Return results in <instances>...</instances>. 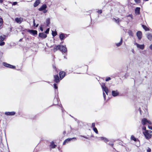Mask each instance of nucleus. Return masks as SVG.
<instances>
[{
    "label": "nucleus",
    "mask_w": 152,
    "mask_h": 152,
    "mask_svg": "<svg viewBox=\"0 0 152 152\" xmlns=\"http://www.w3.org/2000/svg\"><path fill=\"white\" fill-rule=\"evenodd\" d=\"M131 139L135 142L137 140V139L133 135L131 136Z\"/></svg>",
    "instance_id": "30"
},
{
    "label": "nucleus",
    "mask_w": 152,
    "mask_h": 152,
    "mask_svg": "<svg viewBox=\"0 0 152 152\" xmlns=\"http://www.w3.org/2000/svg\"><path fill=\"white\" fill-rule=\"evenodd\" d=\"M3 19L1 18H0V30L3 28Z\"/></svg>",
    "instance_id": "25"
},
{
    "label": "nucleus",
    "mask_w": 152,
    "mask_h": 152,
    "mask_svg": "<svg viewBox=\"0 0 152 152\" xmlns=\"http://www.w3.org/2000/svg\"><path fill=\"white\" fill-rule=\"evenodd\" d=\"M148 128L151 129L152 130V126H148Z\"/></svg>",
    "instance_id": "49"
},
{
    "label": "nucleus",
    "mask_w": 152,
    "mask_h": 152,
    "mask_svg": "<svg viewBox=\"0 0 152 152\" xmlns=\"http://www.w3.org/2000/svg\"><path fill=\"white\" fill-rule=\"evenodd\" d=\"M57 34V33L56 31H52V35L53 37H55Z\"/></svg>",
    "instance_id": "33"
},
{
    "label": "nucleus",
    "mask_w": 152,
    "mask_h": 152,
    "mask_svg": "<svg viewBox=\"0 0 152 152\" xmlns=\"http://www.w3.org/2000/svg\"><path fill=\"white\" fill-rule=\"evenodd\" d=\"M137 36L139 40H140L142 37V34L141 31H138L136 33Z\"/></svg>",
    "instance_id": "8"
},
{
    "label": "nucleus",
    "mask_w": 152,
    "mask_h": 152,
    "mask_svg": "<svg viewBox=\"0 0 152 152\" xmlns=\"http://www.w3.org/2000/svg\"><path fill=\"white\" fill-rule=\"evenodd\" d=\"M61 45H55L53 48V51L54 52H56L58 50H61Z\"/></svg>",
    "instance_id": "9"
},
{
    "label": "nucleus",
    "mask_w": 152,
    "mask_h": 152,
    "mask_svg": "<svg viewBox=\"0 0 152 152\" xmlns=\"http://www.w3.org/2000/svg\"><path fill=\"white\" fill-rule=\"evenodd\" d=\"M40 0H36L34 4V6L36 7L38 6L40 3Z\"/></svg>",
    "instance_id": "22"
},
{
    "label": "nucleus",
    "mask_w": 152,
    "mask_h": 152,
    "mask_svg": "<svg viewBox=\"0 0 152 152\" xmlns=\"http://www.w3.org/2000/svg\"><path fill=\"white\" fill-rule=\"evenodd\" d=\"M83 137L85 138H86V137L85 136H83Z\"/></svg>",
    "instance_id": "58"
},
{
    "label": "nucleus",
    "mask_w": 152,
    "mask_h": 152,
    "mask_svg": "<svg viewBox=\"0 0 152 152\" xmlns=\"http://www.w3.org/2000/svg\"><path fill=\"white\" fill-rule=\"evenodd\" d=\"M149 0H143L144 1H148Z\"/></svg>",
    "instance_id": "57"
},
{
    "label": "nucleus",
    "mask_w": 152,
    "mask_h": 152,
    "mask_svg": "<svg viewBox=\"0 0 152 152\" xmlns=\"http://www.w3.org/2000/svg\"><path fill=\"white\" fill-rule=\"evenodd\" d=\"M28 31L34 35H37V31L35 30L29 29L28 30Z\"/></svg>",
    "instance_id": "14"
},
{
    "label": "nucleus",
    "mask_w": 152,
    "mask_h": 152,
    "mask_svg": "<svg viewBox=\"0 0 152 152\" xmlns=\"http://www.w3.org/2000/svg\"><path fill=\"white\" fill-rule=\"evenodd\" d=\"M4 1V0H0V3H3Z\"/></svg>",
    "instance_id": "51"
},
{
    "label": "nucleus",
    "mask_w": 152,
    "mask_h": 152,
    "mask_svg": "<svg viewBox=\"0 0 152 152\" xmlns=\"http://www.w3.org/2000/svg\"><path fill=\"white\" fill-rule=\"evenodd\" d=\"M5 114L7 115H13L15 114V113L14 111L5 112Z\"/></svg>",
    "instance_id": "17"
},
{
    "label": "nucleus",
    "mask_w": 152,
    "mask_h": 152,
    "mask_svg": "<svg viewBox=\"0 0 152 152\" xmlns=\"http://www.w3.org/2000/svg\"><path fill=\"white\" fill-rule=\"evenodd\" d=\"M43 11H44L43 12L44 13H45L47 12V10H46V9L45 10H44Z\"/></svg>",
    "instance_id": "50"
},
{
    "label": "nucleus",
    "mask_w": 152,
    "mask_h": 152,
    "mask_svg": "<svg viewBox=\"0 0 152 152\" xmlns=\"http://www.w3.org/2000/svg\"><path fill=\"white\" fill-rule=\"evenodd\" d=\"M147 123H148L150 124H151V122L150 121H148V120Z\"/></svg>",
    "instance_id": "47"
},
{
    "label": "nucleus",
    "mask_w": 152,
    "mask_h": 152,
    "mask_svg": "<svg viewBox=\"0 0 152 152\" xmlns=\"http://www.w3.org/2000/svg\"><path fill=\"white\" fill-rule=\"evenodd\" d=\"M10 3L12 4V5H15L17 4V2H14L13 3L10 2H9Z\"/></svg>",
    "instance_id": "35"
},
{
    "label": "nucleus",
    "mask_w": 152,
    "mask_h": 152,
    "mask_svg": "<svg viewBox=\"0 0 152 152\" xmlns=\"http://www.w3.org/2000/svg\"><path fill=\"white\" fill-rule=\"evenodd\" d=\"M95 123H92V127L93 128H95Z\"/></svg>",
    "instance_id": "41"
},
{
    "label": "nucleus",
    "mask_w": 152,
    "mask_h": 152,
    "mask_svg": "<svg viewBox=\"0 0 152 152\" xmlns=\"http://www.w3.org/2000/svg\"><path fill=\"white\" fill-rule=\"evenodd\" d=\"M39 36L42 39H44L47 37V35L43 33H40L39 34Z\"/></svg>",
    "instance_id": "16"
},
{
    "label": "nucleus",
    "mask_w": 152,
    "mask_h": 152,
    "mask_svg": "<svg viewBox=\"0 0 152 152\" xmlns=\"http://www.w3.org/2000/svg\"><path fill=\"white\" fill-rule=\"evenodd\" d=\"M66 133V131H64L63 132V134L64 135H65V134Z\"/></svg>",
    "instance_id": "53"
},
{
    "label": "nucleus",
    "mask_w": 152,
    "mask_h": 152,
    "mask_svg": "<svg viewBox=\"0 0 152 152\" xmlns=\"http://www.w3.org/2000/svg\"><path fill=\"white\" fill-rule=\"evenodd\" d=\"M60 50L62 52L66 53L67 52V48L66 45H61V50Z\"/></svg>",
    "instance_id": "12"
},
{
    "label": "nucleus",
    "mask_w": 152,
    "mask_h": 152,
    "mask_svg": "<svg viewBox=\"0 0 152 152\" xmlns=\"http://www.w3.org/2000/svg\"><path fill=\"white\" fill-rule=\"evenodd\" d=\"M61 79L58 76V74L54 75H53V81L56 83H59Z\"/></svg>",
    "instance_id": "2"
},
{
    "label": "nucleus",
    "mask_w": 152,
    "mask_h": 152,
    "mask_svg": "<svg viewBox=\"0 0 152 152\" xmlns=\"http://www.w3.org/2000/svg\"><path fill=\"white\" fill-rule=\"evenodd\" d=\"M40 29L42 31H43V28L42 26L40 27Z\"/></svg>",
    "instance_id": "45"
},
{
    "label": "nucleus",
    "mask_w": 152,
    "mask_h": 152,
    "mask_svg": "<svg viewBox=\"0 0 152 152\" xmlns=\"http://www.w3.org/2000/svg\"><path fill=\"white\" fill-rule=\"evenodd\" d=\"M122 42H123L122 39V38H121L120 42L119 43H116V45L117 46L119 47V46H120L122 44Z\"/></svg>",
    "instance_id": "29"
},
{
    "label": "nucleus",
    "mask_w": 152,
    "mask_h": 152,
    "mask_svg": "<svg viewBox=\"0 0 152 152\" xmlns=\"http://www.w3.org/2000/svg\"><path fill=\"white\" fill-rule=\"evenodd\" d=\"M142 26L143 28L145 30V31H150L149 28H148L146 26L144 25H142Z\"/></svg>",
    "instance_id": "26"
},
{
    "label": "nucleus",
    "mask_w": 152,
    "mask_h": 152,
    "mask_svg": "<svg viewBox=\"0 0 152 152\" xmlns=\"http://www.w3.org/2000/svg\"><path fill=\"white\" fill-rule=\"evenodd\" d=\"M151 152V149L149 148H148V149L147 150V152Z\"/></svg>",
    "instance_id": "40"
},
{
    "label": "nucleus",
    "mask_w": 152,
    "mask_h": 152,
    "mask_svg": "<svg viewBox=\"0 0 152 152\" xmlns=\"http://www.w3.org/2000/svg\"><path fill=\"white\" fill-rule=\"evenodd\" d=\"M6 37V36L3 35L0 36V45L3 46L4 45L5 43L3 41L4 40Z\"/></svg>",
    "instance_id": "3"
},
{
    "label": "nucleus",
    "mask_w": 152,
    "mask_h": 152,
    "mask_svg": "<svg viewBox=\"0 0 152 152\" xmlns=\"http://www.w3.org/2000/svg\"><path fill=\"white\" fill-rule=\"evenodd\" d=\"M49 28H47L46 31H45V33L47 34H48L49 33Z\"/></svg>",
    "instance_id": "38"
},
{
    "label": "nucleus",
    "mask_w": 152,
    "mask_h": 152,
    "mask_svg": "<svg viewBox=\"0 0 152 152\" xmlns=\"http://www.w3.org/2000/svg\"><path fill=\"white\" fill-rule=\"evenodd\" d=\"M148 120L145 118H143L141 121V123L143 125H145L147 123Z\"/></svg>",
    "instance_id": "21"
},
{
    "label": "nucleus",
    "mask_w": 152,
    "mask_h": 152,
    "mask_svg": "<svg viewBox=\"0 0 152 152\" xmlns=\"http://www.w3.org/2000/svg\"><path fill=\"white\" fill-rule=\"evenodd\" d=\"M110 145L112 147H113V143H112V144H110Z\"/></svg>",
    "instance_id": "54"
},
{
    "label": "nucleus",
    "mask_w": 152,
    "mask_h": 152,
    "mask_svg": "<svg viewBox=\"0 0 152 152\" xmlns=\"http://www.w3.org/2000/svg\"><path fill=\"white\" fill-rule=\"evenodd\" d=\"M139 110L140 113V115H142V111L141 110V108H139Z\"/></svg>",
    "instance_id": "44"
},
{
    "label": "nucleus",
    "mask_w": 152,
    "mask_h": 152,
    "mask_svg": "<svg viewBox=\"0 0 152 152\" xmlns=\"http://www.w3.org/2000/svg\"><path fill=\"white\" fill-rule=\"evenodd\" d=\"M47 6L46 4H43L40 8H39L38 10L39 11H42L45 10L47 8Z\"/></svg>",
    "instance_id": "15"
},
{
    "label": "nucleus",
    "mask_w": 152,
    "mask_h": 152,
    "mask_svg": "<svg viewBox=\"0 0 152 152\" xmlns=\"http://www.w3.org/2000/svg\"><path fill=\"white\" fill-rule=\"evenodd\" d=\"M59 37L61 40H64L67 37V35L66 34L61 33L59 35Z\"/></svg>",
    "instance_id": "7"
},
{
    "label": "nucleus",
    "mask_w": 152,
    "mask_h": 152,
    "mask_svg": "<svg viewBox=\"0 0 152 152\" xmlns=\"http://www.w3.org/2000/svg\"><path fill=\"white\" fill-rule=\"evenodd\" d=\"M99 138L101 139V140H103L105 142H108L109 140L107 139V138L103 137H99Z\"/></svg>",
    "instance_id": "24"
},
{
    "label": "nucleus",
    "mask_w": 152,
    "mask_h": 152,
    "mask_svg": "<svg viewBox=\"0 0 152 152\" xmlns=\"http://www.w3.org/2000/svg\"><path fill=\"white\" fill-rule=\"evenodd\" d=\"M136 4H139L140 3V0H134Z\"/></svg>",
    "instance_id": "36"
},
{
    "label": "nucleus",
    "mask_w": 152,
    "mask_h": 152,
    "mask_svg": "<svg viewBox=\"0 0 152 152\" xmlns=\"http://www.w3.org/2000/svg\"><path fill=\"white\" fill-rule=\"evenodd\" d=\"M136 45L137 48H139L142 50L144 49L145 48L144 45H140L137 43H136Z\"/></svg>",
    "instance_id": "20"
},
{
    "label": "nucleus",
    "mask_w": 152,
    "mask_h": 152,
    "mask_svg": "<svg viewBox=\"0 0 152 152\" xmlns=\"http://www.w3.org/2000/svg\"><path fill=\"white\" fill-rule=\"evenodd\" d=\"M112 95L114 96H116L119 94V93L117 91H113L112 92Z\"/></svg>",
    "instance_id": "18"
},
{
    "label": "nucleus",
    "mask_w": 152,
    "mask_h": 152,
    "mask_svg": "<svg viewBox=\"0 0 152 152\" xmlns=\"http://www.w3.org/2000/svg\"><path fill=\"white\" fill-rule=\"evenodd\" d=\"M140 7H137L135 10V13L137 15H140Z\"/></svg>",
    "instance_id": "19"
},
{
    "label": "nucleus",
    "mask_w": 152,
    "mask_h": 152,
    "mask_svg": "<svg viewBox=\"0 0 152 152\" xmlns=\"http://www.w3.org/2000/svg\"><path fill=\"white\" fill-rule=\"evenodd\" d=\"M113 20L115 21L118 23V24H119L120 22L121 21V20H120L119 18L116 19L115 18H114Z\"/></svg>",
    "instance_id": "28"
},
{
    "label": "nucleus",
    "mask_w": 152,
    "mask_h": 152,
    "mask_svg": "<svg viewBox=\"0 0 152 152\" xmlns=\"http://www.w3.org/2000/svg\"><path fill=\"white\" fill-rule=\"evenodd\" d=\"M149 48L151 50H152V44L150 45Z\"/></svg>",
    "instance_id": "48"
},
{
    "label": "nucleus",
    "mask_w": 152,
    "mask_h": 152,
    "mask_svg": "<svg viewBox=\"0 0 152 152\" xmlns=\"http://www.w3.org/2000/svg\"><path fill=\"white\" fill-rule=\"evenodd\" d=\"M142 129L143 130H144L145 131H146L147 130L146 129V127L145 126H143L142 128Z\"/></svg>",
    "instance_id": "43"
},
{
    "label": "nucleus",
    "mask_w": 152,
    "mask_h": 152,
    "mask_svg": "<svg viewBox=\"0 0 152 152\" xmlns=\"http://www.w3.org/2000/svg\"><path fill=\"white\" fill-rule=\"evenodd\" d=\"M15 21L18 23L20 24L23 21V19L22 18H15Z\"/></svg>",
    "instance_id": "10"
},
{
    "label": "nucleus",
    "mask_w": 152,
    "mask_h": 152,
    "mask_svg": "<svg viewBox=\"0 0 152 152\" xmlns=\"http://www.w3.org/2000/svg\"><path fill=\"white\" fill-rule=\"evenodd\" d=\"M22 39H20L19 40V41L20 42H21V41H22Z\"/></svg>",
    "instance_id": "56"
},
{
    "label": "nucleus",
    "mask_w": 152,
    "mask_h": 152,
    "mask_svg": "<svg viewBox=\"0 0 152 152\" xmlns=\"http://www.w3.org/2000/svg\"><path fill=\"white\" fill-rule=\"evenodd\" d=\"M73 139H75V140L76 139V138L75 137H73L72 138H67L63 142V145H65L66 143H68V142L70 141L71 140H72Z\"/></svg>",
    "instance_id": "13"
},
{
    "label": "nucleus",
    "mask_w": 152,
    "mask_h": 152,
    "mask_svg": "<svg viewBox=\"0 0 152 152\" xmlns=\"http://www.w3.org/2000/svg\"><path fill=\"white\" fill-rule=\"evenodd\" d=\"M66 74V72L62 71H60L59 73V77L61 80L65 77Z\"/></svg>",
    "instance_id": "4"
},
{
    "label": "nucleus",
    "mask_w": 152,
    "mask_h": 152,
    "mask_svg": "<svg viewBox=\"0 0 152 152\" xmlns=\"http://www.w3.org/2000/svg\"><path fill=\"white\" fill-rule=\"evenodd\" d=\"M103 95L104 96V97L105 98V96H106V95H105V93H103Z\"/></svg>",
    "instance_id": "52"
},
{
    "label": "nucleus",
    "mask_w": 152,
    "mask_h": 152,
    "mask_svg": "<svg viewBox=\"0 0 152 152\" xmlns=\"http://www.w3.org/2000/svg\"><path fill=\"white\" fill-rule=\"evenodd\" d=\"M52 67H53V69H54V71L57 73H58L59 70L56 68V65L55 64H54L52 65Z\"/></svg>",
    "instance_id": "23"
},
{
    "label": "nucleus",
    "mask_w": 152,
    "mask_h": 152,
    "mask_svg": "<svg viewBox=\"0 0 152 152\" xmlns=\"http://www.w3.org/2000/svg\"><path fill=\"white\" fill-rule=\"evenodd\" d=\"M147 38L150 41L152 40V35L151 33H148L147 35Z\"/></svg>",
    "instance_id": "27"
},
{
    "label": "nucleus",
    "mask_w": 152,
    "mask_h": 152,
    "mask_svg": "<svg viewBox=\"0 0 152 152\" xmlns=\"http://www.w3.org/2000/svg\"><path fill=\"white\" fill-rule=\"evenodd\" d=\"M39 25V24H37L35 26L36 27H37Z\"/></svg>",
    "instance_id": "55"
},
{
    "label": "nucleus",
    "mask_w": 152,
    "mask_h": 152,
    "mask_svg": "<svg viewBox=\"0 0 152 152\" xmlns=\"http://www.w3.org/2000/svg\"><path fill=\"white\" fill-rule=\"evenodd\" d=\"M46 25L47 26H48L49 25L50 23V20L49 18H48L47 19L46 21Z\"/></svg>",
    "instance_id": "31"
},
{
    "label": "nucleus",
    "mask_w": 152,
    "mask_h": 152,
    "mask_svg": "<svg viewBox=\"0 0 152 152\" xmlns=\"http://www.w3.org/2000/svg\"><path fill=\"white\" fill-rule=\"evenodd\" d=\"M128 33L130 36L132 37L133 36V33H132V31L131 30H129L128 32Z\"/></svg>",
    "instance_id": "32"
},
{
    "label": "nucleus",
    "mask_w": 152,
    "mask_h": 152,
    "mask_svg": "<svg viewBox=\"0 0 152 152\" xmlns=\"http://www.w3.org/2000/svg\"><path fill=\"white\" fill-rule=\"evenodd\" d=\"M111 79V78L110 77H108L107 78H106L105 79V81H108L110 80Z\"/></svg>",
    "instance_id": "42"
},
{
    "label": "nucleus",
    "mask_w": 152,
    "mask_h": 152,
    "mask_svg": "<svg viewBox=\"0 0 152 152\" xmlns=\"http://www.w3.org/2000/svg\"><path fill=\"white\" fill-rule=\"evenodd\" d=\"M56 146V145L54 144V142L53 141L51 142L49 145V147L50 149L55 148Z\"/></svg>",
    "instance_id": "11"
},
{
    "label": "nucleus",
    "mask_w": 152,
    "mask_h": 152,
    "mask_svg": "<svg viewBox=\"0 0 152 152\" xmlns=\"http://www.w3.org/2000/svg\"><path fill=\"white\" fill-rule=\"evenodd\" d=\"M93 130L94 131L96 134H98V130L96 127L94 128H93Z\"/></svg>",
    "instance_id": "34"
},
{
    "label": "nucleus",
    "mask_w": 152,
    "mask_h": 152,
    "mask_svg": "<svg viewBox=\"0 0 152 152\" xmlns=\"http://www.w3.org/2000/svg\"><path fill=\"white\" fill-rule=\"evenodd\" d=\"M143 133L145 138L148 140L151 138V137L152 136V132L151 131H146L143 132Z\"/></svg>",
    "instance_id": "1"
},
{
    "label": "nucleus",
    "mask_w": 152,
    "mask_h": 152,
    "mask_svg": "<svg viewBox=\"0 0 152 152\" xmlns=\"http://www.w3.org/2000/svg\"><path fill=\"white\" fill-rule=\"evenodd\" d=\"M3 65L11 69H15V66L11 65L6 62H3Z\"/></svg>",
    "instance_id": "5"
},
{
    "label": "nucleus",
    "mask_w": 152,
    "mask_h": 152,
    "mask_svg": "<svg viewBox=\"0 0 152 152\" xmlns=\"http://www.w3.org/2000/svg\"><path fill=\"white\" fill-rule=\"evenodd\" d=\"M102 87L103 91L105 92L106 94L108 95V90L106 86L105 83H103L102 84Z\"/></svg>",
    "instance_id": "6"
},
{
    "label": "nucleus",
    "mask_w": 152,
    "mask_h": 152,
    "mask_svg": "<svg viewBox=\"0 0 152 152\" xmlns=\"http://www.w3.org/2000/svg\"><path fill=\"white\" fill-rule=\"evenodd\" d=\"M54 88L55 89H58V86L57 85V84L56 83H54L53 84Z\"/></svg>",
    "instance_id": "37"
},
{
    "label": "nucleus",
    "mask_w": 152,
    "mask_h": 152,
    "mask_svg": "<svg viewBox=\"0 0 152 152\" xmlns=\"http://www.w3.org/2000/svg\"><path fill=\"white\" fill-rule=\"evenodd\" d=\"M97 12L99 14H101L102 12V11L101 10H98Z\"/></svg>",
    "instance_id": "39"
},
{
    "label": "nucleus",
    "mask_w": 152,
    "mask_h": 152,
    "mask_svg": "<svg viewBox=\"0 0 152 152\" xmlns=\"http://www.w3.org/2000/svg\"><path fill=\"white\" fill-rule=\"evenodd\" d=\"M33 24H34V26H36V23H35V20L34 19V20H33Z\"/></svg>",
    "instance_id": "46"
}]
</instances>
